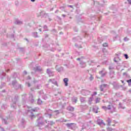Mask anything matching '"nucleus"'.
<instances>
[{"label": "nucleus", "mask_w": 131, "mask_h": 131, "mask_svg": "<svg viewBox=\"0 0 131 131\" xmlns=\"http://www.w3.org/2000/svg\"><path fill=\"white\" fill-rule=\"evenodd\" d=\"M97 122L99 125H105V123H104V122L102 120H98Z\"/></svg>", "instance_id": "obj_1"}, {"label": "nucleus", "mask_w": 131, "mask_h": 131, "mask_svg": "<svg viewBox=\"0 0 131 131\" xmlns=\"http://www.w3.org/2000/svg\"><path fill=\"white\" fill-rule=\"evenodd\" d=\"M68 78H65L63 79V82L64 83L65 86H68Z\"/></svg>", "instance_id": "obj_2"}, {"label": "nucleus", "mask_w": 131, "mask_h": 131, "mask_svg": "<svg viewBox=\"0 0 131 131\" xmlns=\"http://www.w3.org/2000/svg\"><path fill=\"white\" fill-rule=\"evenodd\" d=\"M102 108L103 109H105V110H107V109H108V110H110L112 109V108H113V106H112L111 105H108L107 108L105 106H102Z\"/></svg>", "instance_id": "obj_3"}, {"label": "nucleus", "mask_w": 131, "mask_h": 131, "mask_svg": "<svg viewBox=\"0 0 131 131\" xmlns=\"http://www.w3.org/2000/svg\"><path fill=\"white\" fill-rule=\"evenodd\" d=\"M107 122L108 123V125H111L110 123H111V120L110 119H108L107 120Z\"/></svg>", "instance_id": "obj_4"}, {"label": "nucleus", "mask_w": 131, "mask_h": 131, "mask_svg": "<svg viewBox=\"0 0 131 131\" xmlns=\"http://www.w3.org/2000/svg\"><path fill=\"white\" fill-rule=\"evenodd\" d=\"M37 103L39 105H40V104H41V100L38 99V101H37Z\"/></svg>", "instance_id": "obj_5"}, {"label": "nucleus", "mask_w": 131, "mask_h": 131, "mask_svg": "<svg viewBox=\"0 0 131 131\" xmlns=\"http://www.w3.org/2000/svg\"><path fill=\"white\" fill-rule=\"evenodd\" d=\"M103 47H108V43H104L103 44Z\"/></svg>", "instance_id": "obj_6"}, {"label": "nucleus", "mask_w": 131, "mask_h": 131, "mask_svg": "<svg viewBox=\"0 0 131 131\" xmlns=\"http://www.w3.org/2000/svg\"><path fill=\"white\" fill-rule=\"evenodd\" d=\"M100 102V99L97 98L96 99V103H99Z\"/></svg>", "instance_id": "obj_7"}, {"label": "nucleus", "mask_w": 131, "mask_h": 131, "mask_svg": "<svg viewBox=\"0 0 131 131\" xmlns=\"http://www.w3.org/2000/svg\"><path fill=\"white\" fill-rule=\"evenodd\" d=\"M124 57L126 58V59H128V56L127 54H124Z\"/></svg>", "instance_id": "obj_8"}, {"label": "nucleus", "mask_w": 131, "mask_h": 131, "mask_svg": "<svg viewBox=\"0 0 131 131\" xmlns=\"http://www.w3.org/2000/svg\"><path fill=\"white\" fill-rule=\"evenodd\" d=\"M127 82H128V83H131V79L127 80Z\"/></svg>", "instance_id": "obj_9"}, {"label": "nucleus", "mask_w": 131, "mask_h": 131, "mask_svg": "<svg viewBox=\"0 0 131 131\" xmlns=\"http://www.w3.org/2000/svg\"><path fill=\"white\" fill-rule=\"evenodd\" d=\"M107 130H108V131H112V128H107Z\"/></svg>", "instance_id": "obj_10"}, {"label": "nucleus", "mask_w": 131, "mask_h": 131, "mask_svg": "<svg viewBox=\"0 0 131 131\" xmlns=\"http://www.w3.org/2000/svg\"><path fill=\"white\" fill-rule=\"evenodd\" d=\"M17 24H22L21 21H17Z\"/></svg>", "instance_id": "obj_11"}, {"label": "nucleus", "mask_w": 131, "mask_h": 131, "mask_svg": "<svg viewBox=\"0 0 131 131\" xmlns=\"http://www.w3.org/2000/svg\"><path fill=\"white\" fill-rule=\"evenodd\" d=\"M32 111L35 112V111H37V110H36V108L32 110Z\"/></svg>", "instance_id": "obj_12"}, {"label": "nucleus", "mask_w": 131, "mask_h": 131, "mask_svg": "<svg viewBox=\"0 0 131 131\" xmlns=\"http://www.w3.org/2000/svg\"><path fill=\"white\" fill-rule=\"evenodd\" d=\"M129 4H131V0H127Z\"/></svg>", "instance_id": "obj_13"}, {"label": "nucleus", "mask_w": 131, "mask_h": 131, "mask_svg": "<svg viewBox=\"0 0 131 131\" xmlns=\"http://www.w3.org/2000/svg\"><path fill=\"white\" fill-rule=\"evenodd\" d=\"M106 85H107L103 84L102 85V86H105Z\"/></svg>", "instance_id": "obj_14"}, {"label": "nucleus", "mask_w": 131, "mask_h": 131, "mask_svg": "<svg viewBox=\"0 0 131 131\" xmlns=\"http://www.w3.org/2000/svg\"><path fill=\"white\" fill-rule=\"evenodd\" d=\"M25 74H27V73H26V71L24 72Z\"/></svg>", "instance_id": "obj_15"}, {"label": "nucleus", "mask_w": 131, "mask_h": 131, "mask_svg": "<svg viewBox=\"0 0 131 131\" xmlns=\"http://www.w3.org/2000/svg\"><path fill=\"white\" fill-rule=\"evenodd\" d=\"M31 2H35V0H31Z\"/></svg>", "instance_id": "obj_16"}, {"label": "nucleus", "mask_w": 131, "mask_h": 131, "mask_svg": "<svg viewBox=\"0 0 131 131\" xmlns=\"http://www.w3.org/2000/svg\"><path fill=\"white\" fill-rule=\"evenodd\" d=\"M94 95H97V92H95Z\"/></svg>", "instance_id": "obj_17"}, {"label": "nucleus", "mask_w": 131, "mask_h": 131, "mask_svg": "<svg viewBox=\"0 0 131 131\" xmlns=\"http://www.w3.org/2000/svg\"><path fill=\"white\" fill-rule=\"evenodd\" d=\"M124 40H126V38H124Z\"/></svg>", "instance_id": "obj_18"}, {"label": "nucleus", "mask_w": 131, "mask_h": 131, "mask_svg": "<svg viewBox=\"0 0 131 131\" xmlns=\"http://www.w3.org/2000/svg\"><path fill=\"white\" fill-rule=\"evenodd\" d=\"M28 86H30V84H28Z\"/></svg>", "instance_id": "obj_19"}, {"label": "nucleus", "mask_w": 131, "mask_h": 131, "mask_svg": "<svg viewBox=\"0 0 131 131\" xmlns=\"http://www.w3.org/2000/svg\"><path fill=\"white\" fill-rule=\"evenodd\" d=\"M70 8H72V6H70Z\"/></svg>", "instance_id": "obj_20"}, {"label": "nucleus", "mask_w": 131, "mask_h": 131, "mask_svg": "<svg viewBox=\"0 0 131 131\" xmlns=\"http://www.w3.org/2000/svg\"><path fill=\"white\" fill-rule=\"evenodd\" d=\"M115 62H117L116 60H114Z\"/></svg>", "instance_id": "obj_21"}, {"label": "nucleus", "mask_w": 131, "mask_h": 131, "mask_svg": "<svg viewBox=\"0 0 131 131\" xmlns=\"http://www.w3.org/2000/svg\"><path fill=\"white\" fill-rule=\"evenodd\" d=\"M101 91H103V89H101Z\"/></svg>", "instance_id": "obj_22"}, {"label": "nucleus", "mask_w": 131, "mask_h": 131, "mask_svg": "<svg viewBox=\"0 0 131 131\" xmlns=\"http://www.w3.org/2000/svg\"><path fill=\"white\" fill-rule=\"evenodd\" d=\"M77 60H80V59L79 58H77Z\"/></svg>", "instance_id": "obj_23"}, {"label": "nucleus", "mask_w": 131, "mask_h": 131, "mask_svg": "<svg viewBox=\"0 0 131 131\" xmlns=\"http://www.w3.org/2000/svg\"><path fill=\"white\" fill-rule=\"evenodd\" d=\"M72 110H74L73 108H72Z\"/></svg>", "instance_id": "obj_24"}, {"label": "nucleus", "mask_w": 131, "mask_h": 131, "mask_svg": "<svg viewBox=\"0 0 131 131\" xmlns=\"http://www.w3.org/2000/svg\"><path fill=\"white\" fill-rule=\"evenodd\" d=\"M122 82L123 83V81H122Z\"/></svg>", "instance_id": "obj_25"}, {"label": "nucleus", "mask_w": 131, "mask_h": 131, "mask_svg": "<svg viewBox=\"0 0 131 131\" xmlns=\"http://www.w3.org/2000/svg\"><path fill=\"white\" fill-rule=\"evenodd\" d=\"M47 71H49V70H47Z\"/></svg>", "instance_id": "obj_26"}]
</instances>
